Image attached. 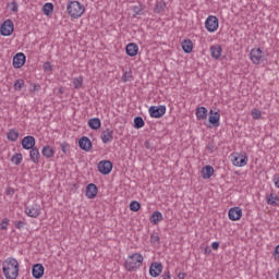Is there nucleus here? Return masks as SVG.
I'll return each mask as SVG.
<instances>
[{
	"instance_id": "c03bdc74",
	"label": "nucleus",
	"mask_w": 279,
	"mask_h": 279,
	"mask_svg": "<svg viewBox=\"0 0 279 279\" xmlns=\"http://www.w3.org/2000/svg\"><path fill=\"white\" fill-rule=\"evenodd\" d=\"M206 149H207V151H209V154H213V151H215V143L209 142V143L206 145Z\"/></svg>"
},
{
	"instance_id": "9d476101",
	"label": "nucleus",
	"mask_w": 279,
	"mask_h": 279,
	"mask_svg": "<svg viewBox=\"0 0 279 279\" xmlns=\"http://www.w3.org/2000/svg\"><path fill=\"white\" fill-rule=\"evenodd\" d=\"M40 213H41V209L38 203H35L25 208V214L27 215V217H31L32 219H36V217H40Z\"/></svg>"
},
{
	"instance_id": "5701e85b",
	"label": "nucleus",
	"mask_w": 279,
	"mask_h": 279,
	"mask_svg": "<svg viewBox=\"0 0 279 279\" xmlns=\"http://www.w3.org/2000/svg\"><path fill=\"white\" fill-rule=\"evenodd\" d=\"M41 156H44V158H53V156H56V150L53 147L46 145L41 148Z\"/></svg>"
},
{
	"instance_id": "cd10ccee",
	"label": "nucleus",
	"mask_w": 279,
	"mask_h": 279,
	"mask_svg": "<svg viewBox=\"0 0 279 279\" xmlns=\"http://www.w3.org/2000/svg\"><path fill=\"white\" fill-rule=\"evenodd\" d=\"M167 8V3L163 0L157 1L154 8L155 14H162Z\"/></svg>"
},
{
	"instance_id": "5fc2aeb1",
	"label": "nucleus",
	"mask_w": 279,
	"mask_h": 279,
	"mask_svg": "<svg viewBox=\"0 0 279 279\" xmlns=\"http://www.w3.org/2000/svg\"><path fill=\"white\" fill-rule=\"evenodd\" d=\"M59 95H64V87L59 88Z\"/></svg>"
},
{
	"instance_id": "f704fd0d",
	"label": "nucleus",
	"mask_w": 279,
	"mask_h": 279,
	"mask_svg": "<svg viewBox=\"0 0 279 279\" xmlns=\"http://www.w3.org/2000/svg\"><path fill=\"white\" fill-rule=\"evenodd\" d=\"M11 162H13V165H21V162H23V154L17 153L15 155L12 156L11 158Z\"/></svg>"
},
{
	"instance_id": "a211bd4d",
	"label": "nucleus",
	"mask_w": 279,
	"mask_h": 279,
	"mask_svg": "<svg viewBox=\"0 0 279 279\" xmlns=\"http://www.w3.org/2000/svg\"><path fill=\"white\" fill-rule=\"evenodd\" d=\"M97 185H95V183H89L86 186L85 195L87 199H95L97 197Z\"/></svg>"
},
{
	"instance_id": "c756f323",
	"label": "nucleus",
	"mask_w": 279,
	"mask_h": 279,
	"mask_svg": "<svg viewBox=\"0 0 279 279\" xmlns=\"http://www.w3.org/2000/svg\"><path fill=\"white\" fill-rule=\"evenodd\" d=\"M88 126L90 130H99L101 128V120L99 118H92L88 121Z\"/></svg>"
},
{
	"instance_id": "37998d69",
	"label": "nucleus",
	"mask_w": 279,
	"mask_h": 279,
	"mask_svg": "<svg viewBox=\"0 0 279 279\" xmlns=\"http://www.w3.org/2000/svg\"><path fill=\"white\" fill-rule=\"evenodd\" d=\"M9 8H10L11 12H14V13L19 12V3L15 0H13L9 4Z\"/></svg>"
},
{
	"instance_id": "a18cd8bd",
	"label": "nucleus",
	"mask_w": 279,
	"mask_h": 279,
	"mask_svg": "<svg viewBox=\"0 0 279 279\" xmlns=\"http://www.w3.org/2000/svg\"><path fill=\"white\" fill-rule=\"evenodd\" d=\"M52 66H51V63L50 62H46L44 63V70L45 71H51Z\"/></svg>"
},
{
	"instance_id": "dca6fc26",
	"label": "nucleus",
	"mask_w": 279,
	"mask_h": 279,
	"mask_svg": "<svg viewBox=\"0 0 279 279\" xmlns=\"http://www.w3.org/2000/svg\"><path fill=\"white\" fill-rule=\"evenodd\" d=\"M100 138L105 144L112 143V141L114 140V131L110 129L102 131Z\"/></svg>"
},
{
	"instance_id": "4468645a",
	"label": "nucleus",
	"mask_w": 279,
	"mask_h": 279,
	"mask_svg": "<svg viewBox=\"0 0 279 279\" xmlns=\"http://www.w3.org/2000/svg\"><path fill=\"white\" fill-rule=\"evenodd\" d=\"M25 65V53L19 52L13 57L14 69H21Z\"/></svg>"
},
{
	"instance_id": "39448f33",
	"label": "nucleus",
	"mask_w": 279,
	"mask_h": 279,
	"mask_svg": "<svg viewBox=\"0 0 279 279\" xmlns=\"http://www.w3.org/2000/svg\"><path fill=\"white\" fill-rule=\"evenodd\" d=\"M205 29H207L209 34H215V32L219 29V19L215 15H209L205 21Z\"/></svg>"
},
{
	"instance_id": "423d86ee",
	"label": "nucleus",
	"mask_w": 279,
	"mask_h": 279,
	"mask_svg": "<svg viewBox=\"0 0 279 279\" xmlns=\"http://www.w3.org/2000/svg\"><path fill=\"white\" fill-rule=\"evenodd\" d=\"M148 112L151 119H161V117H165V114H167V106H151L149 107Z\"/></svg>"
},
{
	"instance_id": "ea45409f",
	"label": "nucleus",
	"mask_w": 279,
	"mask_h": 279,
	"mask_svg": "<svg viewBox=\"0 0 279 279\" xmlns=\"http://www.w3.org/2000/svg\"><path fill=\"white\" fill-rule=\"evenodd\" d=\"M23 86H25V81L23 80H16L14 82V89L15 90H22L23 89Z\"/></svg>"
},
{
	"instance_id": "bb28decb",
	"label": "nucleus",
	"mask_w": 279,
	"mask_h": 279,
	"mask_svg": "<svg viewBox=\"0 0 279 279\" xmlns=\"http://www.w3.org/2000/svg\"><path fill=\"white\" fill-rule=\"evenodd\" d=\"M181 47L184 53H191L193 51V41L191 39H184Z\"/></svg>"
},
{
	"instance_id": "412c9836",
	"label": "nucleus",
	"mask_w": 279,
	"mask_h": 279,
	"mask_svg": "<svg viewBox=\"0 0 279 279\" xmlns=\"http://www.w3.org/2000/svg\"><path fill=\"white\" fill-rule=\"evenodd\" d=\"M196 119L198 121H206L208 119V109L206 107L196 108Z\"/></svg>"
},
{
	"instance_id": "3c124183",
	"label": "nucleus",
	"mask_w": 279,
	"mask_h": 279,
	"mask_svg": "<svg viewBox=\"0 0 279 279\" xmlns=\"http://www.w3.org/2000/svg\"><path fill=\"white\" fill-rule=\"evenodd\" d=\"M211 247L213 250H219V242H213Z\"/></svg>"
},
{
	"instance_id": "de8ad7c7",
	"label": "nucleus",
	"mask_w": 279,
	"mask_h": 279,
	"mask_svg": "<svg viewBox=\"0 0 279 279\" xmlns=\"http://www.w3.org/2000/svg\"><path fill=\"white\" fill-rule=\"evenodd\" d=\"M7 195H14V187H8L5 191Z\"/></svg>"
},
{
	"instance_id": "473e14b6",
	"label": "nucleus",
	"mask_w": 279,
	"mask_h": 279,
	"mask_svg": "<svg viewBox=\"0 0 279 279\" xmlns=\"http://www.w3.org/2000/svg\"><path fill=\"white\" fill-rule=\"evenodd\" d=\"M43 12L46 16L53 14V3H51V2L45 3L43 7Z\"/></svg>"
},
{
	"instance_id": "e433bc0d",
	"label": "nucleus",
	"mask_w": 279,
	"mask_h": 279,
	"mask_svg": "<svg viewBox=\"0 0 279 279\" xmlns=\"http://www.w3.org/2000/svg\"><path fill=\"white\" fill-rule=\"evenodd\" d=\"M130 210H132V213H138L141 210V203H138L137 201L131 202Z\"/></svg>"
},
{
	"instance_id": "aec40b11",
	"label": "nucleus",
	"mask_w": 279,
	"mask_h": 279,
	"mask_svg": "<svg viewBox=\"0 0 279 279\" xmlns=\"http://www.w3.org/2000/svg\"><path fill=\"white\" fill-rule=\"evenodd\" d=\"M201 173L203 180H210V178H213V174L215 173V168H213V166H205L203 167Z\"/></svg>"
},
{
	"instance_id": "4c0bfd02",
	"label": "nucleus",
	"mask_w": 279,
	"mask_h": 279,
	"mask_svg": "<svg viewBox=\"0 0 279 279\" xmlns=\"http://www.w3.org/2000/svg\"><path fill=\"white\" fill-rule=\"evenodd\" d=\"M143 10H145V7L143 4L133 7V12L135 16H141V14H143Z\"/></svg>"
},
{
	"instance_id": "f3484780",
	"label": "nucleus",
	"mask_w": 279,
	"mask_h": 279,
	"mask_svg": "<svg viewBox=\"0 0 279 279\" xmlns=\"http://www.w3.org/2000/svg\"><path fill=\"white\" fill-rule=\"evenodd\" d=\"M33 278L40 279L45 276V266L43 264H35L32 269Z\"/></svg>"
},
{
	"instance_id": "ddd939ff",
	"label": "nucleus",
	"mask_w": 279,
	"mask_h": 279,
	"mask_svg": "<svg viewBox=\"0 0 279 279\" xmlns=\"http://www.w3.org/2000/svg\"><path fill=\"white\" fill-rule=\"evenodd\" d=\"M36 146V138L32 135H27L22 140L23 149H34Z\"/></svg>"
},
{
	"instance_id": "c9c22d12",
	"label": "nucleus",
	"mask_w": 279,
	"mask_h": 279,
	"mask_svg": "<svg viewBox=\"0 0 279 279\" xmlns=\"http://www.w3.org/2000/svg\"><path fill=\"white\" fill-rule=\"evenodd\" d=\"M150 243L153 245H160V235H158V232H153L150 234Z\"/></svg>"
},
{
	"instance_id": "7c9ffc66",
	"label": "nucleus",
	"mask_w": 279,
	"mask_h": 279,
	"mask_svg": "<svg viewBox=\"0 0 279 279\" xmlns=\"http://www.w3.org/2000/svg\"><path fill=\"white\" fill-rule=\"evenodd\" d=\"M266 202L269 206H278L279 197H278V195L269 194L266 196Z\"/></svg>"
},
{
	"instance_id": "6e6d98bb",
	"label": "nucleus",
	"mask_w": 279,
	"mask_h": 279,
	"mask_svg": "<svg viewBox=\"0 0 279 279\" xmlns=\"http://www.w3.org/2000/svg\"><path fill=\"white\" fill-rule=\"evenodd\" d=\"M211 252H213V250H210V247L205 248V254H210Z\"/></svg>"
},
{
	"instance_id": "b1692460",
	"label": "nucleus",
	"mask_w": 279,
	"mask_h": 279,
	"mask_svg": "<svg viewBox=\"0 0 279 279\" xmlns=\"http://www.w3.org/2000/svg\"><path fill=\"white\" fill-rule=\"evenodd\" d=\"M29 158L34 165H38V162H40V150H38L36 147L31 148Z\"/></svg>"
},
{
	"instance_id": "4d7b16f0",
	"label": "nucleus",
	"mask_w": 279,
	"mask_h": 279,
	"mask_svg": "<svg viewBox=\"0 0 279 279\" xmlns=\"http://www.w3.org/2000/svg\"><path fill=\"white\" fill-rule=\"evenodd\" d=\"M276 279H279V268H278V271L276 274Z\"/></svg>"
},
{
	"instance_id": "4be33fe9",
	"label": "nucleus",
	"mask_w": 279,
	"mask_h": 279,
	"mask_svg": "<svg viewBox=\"0 0 279 279\" xmlns=\"http://www.w3.org/2000/svg\"><path fill=\"white\" fill-rule=\"evenodd\" d=\"M126 56L130 58H134V56H138V45L136 44H129L125 48Z\"/></svg>"
},
{
	"instance_id": "6ab92c4d",
	"label": "nucleus",
	"mask_w": 279,
	"mask_h": 279,
	"mask_svg": "<svg viewBox=\"0 0 279 279\" xmlns=\"http://www.w3.org/2000/svg\"><path fill=\"white\" fill-rule=\"evenodd\" d=\"M78 145H80L81 149H83L84 151H90V149L93 147V142H90V138L83 136L78 141Z\"/></svg>"
},
{
	"instance_id": "8fccbe9b",
	"label": "nucleus",
	"mask_w": 279,
	"mask_h": 279,
	"mask_svg": "<svg viewBox=\"0 0 279 279\" xmlns=\"http://www.w3.org/2000/svg\"><path fill=\"white\" fill-rule=\"evenodd\" d=\"M276 189H279V177L274 178Z\"/></svg>"
},
{
	"instance_id": "f257e3e1",
	"label": "nucleus",
	"mask_w": 279,
	"mask_h": 279,
	"mask_svg": "<svg viewBox=\"0 0 279 279\" xmlns=\"http://www.w3.org/2000/svg\"><path fill=\"white\" fill-rule=\"evenodd\" d=\"M20 265L14 257H8L2 262V272L5 279L19 278Z\"/></svg>"
},
{
	"instance_id": "603ef678",
	"label": "nucleus",
	"mask_w": 279,
	"mask_h": 279,
	"mask_svg": "<svg viewBox=\"0 0 279 279\" xmlns=\"http://www.w3.org/2000/svg\"><path fill=\"white\" fill-rule=\"evenodd\" d=\"M178 278H179V279H184V278H186V274H184V272H179Z\"/></svg>"
},
{
	"instance_id": "79ce46f5",
	"label": "nucleus",
	"mask_w": 279,
	"mask_h": 279,
	"mask_svg": "<svg viewBox=\"0 0 279 279\" xmlns=\"http://www.w3.org/2000/svg\"><path fill=\"white\" fill-rule=\"evenodd\" d=\"M8 226H10V219H2V221L0 222V230H8Z\"/></svg>"
},
{
	"instance_id": "2f4dec72",
	"label": "nucleus",
	"mask_w": 279,
	"mask_h": 279,
	"mask_svg": "<svg viewBox=\"0 0 279 279\" xmlns=\"http://www.w3.org/2000/svg\"><path fill=\"white\" fill-rule=\"evenodd\" d=\"M72 84L76 90H80V88L84 86V77L83 76L74 77L72 81Z\"/></svg>"
},
{
	"instance_id": "f03ea898",
	"label": "nucleus",
	"mask_w": 279,
	"mask_h": 279,
	"mask_svg": "<svg viewBox=\"0 0 279 279\" xmlns=\"http://www.w3.org/2000/svg\"><path fill=\"white\" fill-rule=\"evenodd\" d=\"M66 12L71 19H82L86 8L80 1L69 0L66 3Z\"/></svg>"
},
{
	"instance_id": "72a5a7b5",
	"label": "nucleus",
	"mask_w": 279,
	"mask_h": 279,
	"mask_svg": "<svg viewBox=\"0 0 279 279\" xmlns=\"http://www.w3.org/2000/svg\"><path fill=\"white\" fill-rule=\"evenodd\" d=\"M134 128L135 130H141V128H145V120L142 117L134 118Z\"/></svg>"
},
{
	"instance_id": "58836bf2",
	"label": "nucleus",
	"mask_w": 279,
	"mask_h": 279,
	"mask_svg": "<svg viewBox=\"0 0 279 279\" xmlns=\"http://www.w3.org/2000/svg\"><path fill=\"white\" fill-rule=\"evenodd\" d=\"M132 71H124L122 75V82H132Z\"/></svg>"
},
{
	"instance_id": "6e6552de",
	"label": "nucleus",
	"mask_w": 279,
	"mask_h": 279,
	"mask_svg": "<svg viewBox=\"0 0 279 279\" xmlns=\"http://www.w3.org/2000/svg\"><path fill=\"white\" fill-rule=\"evenodd\" d=\"M14 32V22L12 20H5L0 26L1 36H12Z\"/></svg>"
},
{
	"instance_id": "393cba45",
	"label": "nucleus",
	"mask_w": 279,
	"mask_h": 279,
	"mask_svg": "<svg viewBox=\"0 0 279 279\" xmlns=\"http://www.w3.org/2000/svg\"><path fill=\"white\" fill-rule=\"evenodd\" d=\"M220 119L221 114L219 112H214L213 110L210 111L209 123H211V125H215V128H219Z\"/></svg>"
},
{
	"instance_id": "09e8293b",
	"label": "nucleus",
	"mask_w": 279,
	"mask_h": 279,
	"mask_svg": "<svg viewBox=\"0 0 279 279\" xmlns=\"http://www.w3.org/2000/svg\"><path fill=\"white\" fill-rule=\"evenodd\" d=\"M162 279H171V272L170 271H165L162 275Z\"/></svg>"
},
{
	"instance_id": "20e7f679",
	"label": "nucleus",
	"mask_w": 279,
	"mask_h": 279,
	"mask_svg": "<svg viewBox=\"0 0 279 279\" xmlns=\"http://www.w3.org/2000/svg\"><path fill=\"white\" fill-rule=\"evenodd\" d=\"M231 161L233 167H245L247 165L250 158H247V155L245 153L239 154V153H233L231 154Z\"/></svg>"
},
{
	"instance_id": "9b49d317",
	"label": "nucleus",
	"mask_w": 279,
	"mask_h": 279,
	"mask_svg": "<svg viewBox=\"0 0 279 279\" xmlns=\"http://www.w3.org/2000/svg\"><path fill=\"white\" fill-rule=\"evenodd\" d=\"M230 221H239L243 217V210L241 207H232L228 213Z\"/></svg>"
},
{
	"instance_id": "1a4fd4ad",
	"label": "nucleus",
	"mask_w": 279,
	"mask_h": 279,
	"mask_svg": "<svg viewBox=\"0 0 279 279\" xmlns=\"http://www.w3.org/2000/svg\"><path fill=\"white\" fill-rule=\"evenodd\" d=\"M97 168L99 173H101L102 175H110V173L112 172V161L101 160L98 163Z\"/></svg>"
},
{
	"instance_id": "7ed1b4c3",
	"label": "nucleus",
	"mask_w": 279,
	"mask_h": 279,
	"mask_svg": "<svg viewBox=\"0 0 279 279\" xmlns=\"http://www.w3.org/2000/svg\"><path fill=\"white\" fill-rule=\"evenodd\" d=\"M143 260L144 258L141 253L131 254L124 262V267L126 271H136V269H141L143 266Z\"/></svg>"
},
{
	"instance_id": "f8f14e48",
	"label": "nucleus",
	"mask_w": 279,
	"mask_h": 279,
	"mask_svg": "<svg viewBox=\"0 0 279 279\" xmlns=\"http://www.w3.org/2000/svg\"><path fill=\"white\" fill-rule=\"evenodd\" d=\"M149 274L153 278H158L160 274H162V264L158 262H154L150 264Z\"/></svg>"
},
{
	"instance_id": "a19ab883",
	"label": "nucleus",
	"mask_w": 279,
	"mask_h": 279,
	"mask_svg": "<svg viewBox=\"0 0 279 279\" xmlns=\"http://www.w3.org/2000/svg\"><path fill=\"white\" fill-rule=\"evenodd\" d=\"M251 114H252L253 119H255L256 121H258V119H260L263 117V113L258 109H253Z\"/></svg>"
},
{
	"instance_id": "0eeeda50",
	"label": "nucleus",
	"mask_w": 279,
	"mask_h": 279,
	"mask_svg": "<svg viewBox=\"0 0 279 279\" xmlns=\"http://www.w3.org/2000/svg\"><path fill=\"white\" fill-rule=\"evenodd\" d=\"M250 59L253 64H262L265 62V54L260 48H253L250 52Z\"/></svg>"
},
{
	"instance_id": "49530a36",
	"label": "nucleus",
	"mask_w": 279,
	"mask_h": 279,
	"mask_svg": "<svg viewBox=\"0 0 279 279\" xmlns=\"http://www.w3.org/2000/svg\"><path fill=\"white\" fill-rule=\"evenodd\" d=\"M24 226H25V222H23V221H17L15 223V228H17V230H21V228H24Z\"/></svg>"
},
{
	"instance_id": "c85d7f7f",
	"label": "nucleus",
	"mask_w": 279,
	"mask_h": 279,
	"mask_svg": "<svg viewBox=\"0 0 279 279\" xmlns=\"http://www.w3.org/2000/svg\"><path fill=\"white\" fill-rule=\"evenodd\" d=\"M8 141H11V143H16L19 141V131L16 129H11L7 133Z\"/></svg>"
},
{
	"instance_id": "864d4df0",
	"label": "nucleus",
	"mask_w": 279,
	"mask_h": 279,
	"mask_svg": "<svg viewBox=\"0 0 279 279\" xmlns=\"http://www.w3.org/2000/svg\"><path fill=\"white\" fill-rule=\"evenodd\" d=\"M61 149H62L63 154H66V146H64V144H61Z\"/></svg>"
},
{
	"instance_id": "a878e982",
	"label": "nucleus",
	"mask_w": 279,
	"mask_h": 279,
	"mask_svg": "<svg viewBox=\"0 0 279 279\" xmlns=\"http://www.w3.org/2000/svg\"><path fill=\"white\" fill-rule=\"evenodd\" d=\"M162 219H163L162 213L154 211L150 216V223H153L154 226H158V223H160Z\"/></svg>"
},
{
	"instance_id": "2eb2a0df",
	"label": "nucleus",
	"mask_w": 279,
	"mask_h": 279,
	"mask_svg": "<svg viewBox=\"0 0 279 279\" xmlns=\"http://www.w3.org/2000/svg\"><path fill=\"white\" fill-rule=\"evenodd\" d=\"M209 51L214 60H219V58H221V53H223V48H221V45L216 44L209 48Z\"/></svg>"
}]
</instances>
